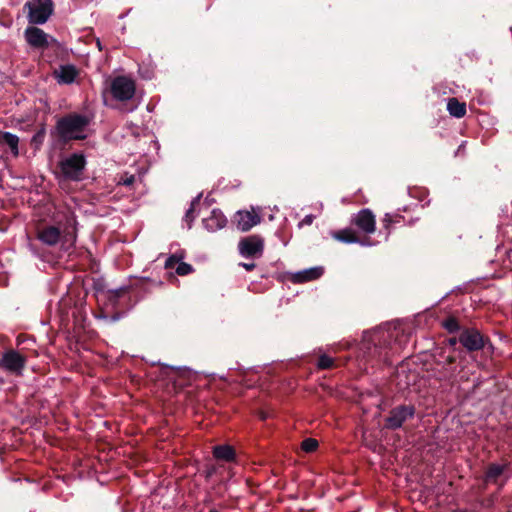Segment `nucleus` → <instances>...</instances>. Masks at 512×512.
I'll list each match as a JSON object with an SVG mask.
<instances>
[{"label": "nucleus", "mask_w": 512, "mask_h": 512, "mask_svg": "<svg viewBox=\"0 0 512 512\" xmlns=\"http://www.w3.org/2000/svg\"><path fill=\"white\" fill-rule=\"evenodd\" d=\"M89 118L78 113H70L56 122V132L60 139L65 142L71 140H83L86 138V128L89 125Z\"/></svg>", "instance_id": "f257e3e1"}, {"label": "nucleus", "mask_w": 512, "mask_h": 512, "mask_svg": "<svg viewBox=\"0 0 512 512\" xmlns=\"http://www.w3.org/2000/svg\"><path fill=\"white\" fill-rule=\"evenodd\" d=\"M36 238L44 245L54 247L59 243L70 241L71 245H74L77 238L76 227H74L72 233H67L65 236L58 226L43 224L36 227Z\"/></svg>", "instance_id": "f03ea898"}, {"label": "nucleus", "mask_w": 512, "mask_h": 512, "mask_svg": "<svg viewBox=\"0 0 512 512\" xmlns=\"http://www.w3.org/2000/svg\"><path fill=\"white\" fill-rule=\"evenodd\" d=\"M85 166L86 158L81 153H73L58 163L62 176L65 179L76 182L82 180Z\"/></svg>", "instance_id": "7ed1b4c3"}, {"label": "nucleus", "mask_w": 512, "mask_h": 512, "mask_svg": "<svg viewBox=\"0 0 512 512\" xmlns=\"http://www.w3.org/2000/svg\"><path fill=\"white\" fill-rule=\"evenodd\" d=\"M25 6L28 8V21L31 24H44L53 13L52 0H30Z\"/></svg>", "instance_id": "20e7f679"}, {"label": "nucleus", "mask_w": 512, "mask_h": 512, "mask_svg": "<svg viewBox=\"0 0 512 512\" xmlns=\"http://www.w3.org/2000/svg\"><path fill=\"white\" fill-rule=\"evenodd\" d=\"M110 92L117 101L131 100L136 92L135 81L127 76H117L111 81Z\"/></svg>", "instance_id": "39448f33"}, {"label": "nucleus", "mask_w": 512, "mask_h": 512, "mask_svg": "<svg viewBox=\"0 0 512 512\" xmlns=\"http://www.w3.org/2000/svg\"><path fill=\"white\" fill-rule=\"evenodd\" d=\"M411 209L409 207H404L403 209H398L393 213H386L382 219L383 229L386 231L387 236L391 233V231L398 227L404 225H413L418 218L414 217L412 214L406 216L403 213H409Z\"/></svg>", "instance_id": "423d86ee"}, {"label": "nucleus", "mask_w": 512, "mask_h": 512, "mask_svg": "<svg viewBox=\"0 0 512 512\" xmlns=\"http://www.w3.org/2000/svg\"><path fill=\"white\" fill-rule=\"evenodd\" d=\"M27 357L14 349L5 351L0 359V367L4 370L22 376Z\"/></svg>", "instance_id": "0eeeda50"}, {"label": "nucleus", "mask_w": 512, "mask_h": 512, "mask_svg": "<svg viewBox=\"0 0 512 512\" xmlns=\"http://www.w3.org/2000/svg\"><path fill=\"white\" fill-rule=\"evenodd\" d=\"M24 37L28 45L34 49L45 50L51 45L58 44L56 39L35 26L27 27L24 32Z\"/></svg>", "instance_id": "6e6552de"}, {"label": "nucleus", "mask_w": 512, "mask_h": 512, "mask_svg": "<svg viewBox=\"0 0 512 512\" xmlns=\"http://www.w3.org/2000/svg\"><path fill=\"white\" fill-rule=\"evenodd\" d=\"M350 223L355 226L359 232L363 233L366 238L376 231V217L368 208L361 209L354 214Z\"/></svg>", "instance_id": "1a4fd4ad"}, {"label": "nucleus", "mask_w": 512, "mask_h": 512, "mask_svg": "<svg viewBox=\"0 0 512 512\" xmlns=\"http://www.w3.org/2000/svg\"><path fill=\"white\" fill-rule=\"evenodd\" d=\"M264 249V241L258 235L247 236L239 242V252L244 257L261 256Z\"/></svg>", "instance_id": "9d476101"}, {"label": "nucleus", "mask_w": 512, "mask_h": 512, "mask_svg": "<svg viewBox=\"0 0 512 512\" xmlns=\"http://www.w3.org/2000/svg\"><path fill=\"white\" fill-rule=\"evenodd\" d=\"M415 409L413 406H398L391 410L386 419V427L390 429H397L408 419L413 417Z\"/></svg>", "instance_id": "9b49d317"}, {"label": "nucleus", "mask_w": 512, "mask_h": 512, "mask_svg": "<svg viewBox=\"0 0 512 512\" xmlns=\"http://www.w3.org/2000/svg\"><path fill=\"white\" fill-rule=\"evenodd\" d=\"M80 74L79 69L72 64L60 65L55 69L52 76L60 85H69L75 82Z\"/></svg>", "instance_id": "f8f14e48"}, {"label": "nucleus", "mask_w": 512, "mask_h": 512, "mask_svg": "<svg viewBox=\"0 0 512 512\" xmlns=\"http://www.w3.org/2000/svg\"><path fill=\"white\" fill-rule=\"evenodd\" d=\"M459 342L469 351H477L484 346L482 335L474 329L463 331L459 337Z\"/></svg>", "instance_id": "ddd939ff"}, {"label": "nucleus", "mask_w": 512, "mask_h": 512, "mask_svg": "<svg viewBox=\"0 0 512 512\" xmlns=\"http://www.w3.org/2000/svg\"><path fill=\"white\" fill-rule=\"evenodd\" d=\"M332 238L343 243H360L362 245H370L368 238H361L356 230L351 227H346L340 230L331 232Z\"/></svg>", "instance_id": "4468645a"}, {"label": "nucleus", "mask_w": 512, "mask_h": 512, "mask_svg": "<svg viewBox=\"0 0 512 512\" xmlns=\"http://www.w3.org/2000/svg\"><path fill=\"white\" fill-rule=\"evenodd\" d=\"M237 228L243 232L249 231L260 223L261 218L254 210L238 211L235 216Z\"/></svg>", "instance_id": "2eb2a0df"}, {"label": "nucleus", "mask_w": 512, "mask_h": 512, "mask_svg": "<svg viewBox=\"0 0 512 512\" xmlns=\"http://www.w3.org/2000/svg\"><path fill=\"white\" fill-rule=\"evenodd\" d=\"M323 273V267H312L292 274L290 280L294 284H302L319 279Z\"/></svg>", "instance_id": "dca6fc26"}, {"label": "nucleus", "mask_w": 512, "mask_h": 512, "mask_svg": "<svg viewBox=\"0 0 512 512\" xmlns=\"http://www.w3.org/2000/svg\"><path fill=\"white\" fill-rule=\"evenodd\" d=\"M227 219L225 215L217 209L211 211L208 217L203 219V224L208 231H216L225 227Z\"/></svg>", "instance_id": "f3484780"}, {"label": "nucleus", "mask_w": 512, "mask_h": 512, "mask_svg": "<svg viewBox=\"0 0 512 512\" xmlns=\"http://www.w3.org/2000/svg\"><path fill=\"white\" fill-rule=\"evenodd\" d=\"M6 144L14 157L19 156V137L10 132L0 130V145Z\"/></svg>", "instance_id": "a211bd4d"}, {"label": "nucleus", "mask_w": 512, "mask_h": 512, "mask_svg": "<svg viewBox=\"0 0 512 512\" xmlns=\"http://www.w3.org/2000/svg\"><path fill=\"white\" fill-rule=\"evenodd\" d=\"M447 111L452 117L463 118L467 113L466 103L451 97L447 101Z\"/></svg>", "instance_id": "6ab92c4d"}, {"label": "nucleus", "mask_w": 512, "mask_h": 512, "mask_svg": "<svg viewBox=\"0 0 512 512\" xmlns=\"http://www.w3.org/2000/svg\"><path fill=\"white\" fill-rule=\"evenodd\" d=\"M507 464H496L491 463L488 465L487 470L485 472L484 481L486 483H496L497 479L503 474V472L507 469Z\"/></svg>", "instance_id": "aec40b11"}, {"label": "nucleus", "mask_w": 512, "mask_h": 512, "mask_svg": "<svg viewBox=\"0 0 512 512\" xmlns=\"http://www.w3.org/2000/svg\"><path fill=\"white\" fill-rule=\"evenodd\" d=\"M213 456L218 460L230 462L235 458V450L229 445L216 446L213 449Z\"/></svg>", "instance_id": "412c9836"}, {"label": "nucleus", "mask_w": 512, "mask_h": 512, "mask_svg": "<svg viewBox=\"0 0 512 512\" xmlns=\"http://www.w3.org/2000/svg\"><path fill=\"white\" fill-rule=\"evenodd\" d=\"M185 258V252L183 250L177 251L176 253L170 255L165 261L166 269H176L178 264Z\"/></svg>", "instance_id": "4be33fe9"}, {"label": "nucleus", "mask_w": 512, "mask_h": 512, "mask_svg": "<svg viewBox=\"0 0 512 512\" xmlns=\"http://www.w3.org/2000/svg\"><path fill=\"white\" fill-rule=\"evenodd\" d=\"M317 367L319 369H331L335 367L334 359L328 355H321L317 361Z\"/></svg>", "instance_id": "5701e85b"}, {"label": "nucleus", "mask_w": 512, "mask_h": 512, "mask_svg": "<svg viewBox=\"0 0 512 512\" xmlns=\"http://www.w3.org/2000/svg\"><path fill=\"white\" fill-rule=\"evenodd\" d=\"M318 447V442L316 439H313V438H307L305 440L302 441L301 443V448L303 451L305 452H313L317 449Z\"/></svg>", "instance_id": "b1692460"}, {"label": "nucleus", "mask_w": 512, "mask_h": 512, "mask_svg": "<svg viewBox=\"0 0 512 512\" xmlns=\"http://www.w3.org/2000/svg\"><path fill=\"white\" fill-rule=\"evenodd\" d=\"M175 271L179 276H186L193 272V267L190 264L185 263L183 262V260H181V262L176 267Z\"/></svg>", "instance_id": "393cba45"}, {"label": "nucleus", "mask_w": 512, "mask_h": 512, "mask_svg": "<svg viewBox=\"0 0 512 512\" xmlns=\"http://www.w3.org/2000/svg\"><path fill=\"white\" fill-rule=\"evenodd\" d=\"M443 326L450 333L456 332L459 329V323L454 317L447 318L443 322Z\"/></svg>", "instance_id": "a878e982"}, {"label": "nucleus", "mask_w": 512, "mask_h": 512, "mask_svg": "<svg viewBox=\"0 0 512 512\" xmlns=\"http://www.w3.org/2000/svg\"><path fill=\"white\" fill-rule=\"evenodd\" d=\"M135 182V176L134 175H129V174H124L123 176H121L120 180H119V184H122L124 186H131L133 185V183Z\"/></svg>", "instance_id": "bb28decb"}, {"label": "nucleus", "mask_w": 512, "mask_h": 512, "mask_svg": "<svg viewBox=\"0 0 512 512\" xmlns=\"http://www.w3.org/2000/svg\"><path fill=\"white\" fill-rule=\"evenodd\" d=\"M315 219V216L312 214L306 215L298 224L299 228H302L307 225H311Z\"/></svg>", "instance_id": "cd10ccee"}, {"label": "nucleus", "mask_w": 512, "mask_h": 512, "mask_svg": "<svg viewBox=\"0 0 512 512\" xmlns=\"http://www.w3.org/2000/svg\"><path fill=\"white\" fill-rule=\"evenodd\" d=\"M240 266H242L247 271H251L255 268L256 265L254 263H240Z\"/></svg>", "instance_id": "c85d7f7f"}, {"label": "nucleus", "mask_w": 512, "mask_h": 512, "mask_svg": "<svg viewBox=\"0 0 512 512\" xmlns=\"http://www.w3.org/2000/svg\"><path fill=\"white\" fill-rule=\"evenodd\" d=\"M186 218L192 220L194 218L193 209L190 208L186 213Z\"/></svg>", "instance_id": "c756f323"}, {"label": "nucleus", "mask_w": 512, "mask_h": 512, "mask_svg": "<svg viewBox=\"0 0 512 512\" xmlns=\"http://www.w3.org/2000/svg\"><path fill=\"white\" fill-rule=\"evenodd\" d=\"M449 342H450L451 345H455L457 340H456V338H452V339L449 340Z\"/></svg>", "instance_id": "7c9ffc66"}, {"label": "nucleus", "mask_w": 512, "mask_h": 512, "mask_svg": "<svg viewBox=\"0 0 512 512\" xmlns=\"http://www.w3.org/2000/svg\"><path fill=\"white\" fill-rule=\"evenodd\" d=\"M213 0H207V9H209L212 5Z\"/></svg>", "instance_id": "2f4dec72"}]
</instances>
